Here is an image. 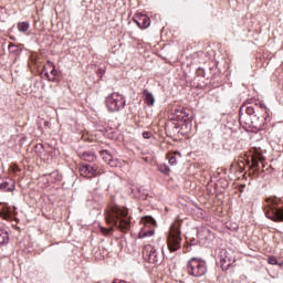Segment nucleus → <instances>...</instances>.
Instances as JSON below:
<instances>
[{
	"mask_svg": "<svg viewBox=\"0 0 283 283\" xmlns=\"http://www.w3.org/2000/svg\"><path fill=\"white\" fill-rule=\"evenodd\" d=\"M106 222L107 224H109L111 228L99 227L101 232L104 235H109V233L114 231V227L123 233H127V231L132 229V221L127 209L125 208H113L111 212H108L106 216Z\"/></svg>",
	"mask_w": 283,
	"mask_h": 283,
	"instance_id": "obj_1",
	"label": "nucleus"
},
{
	"mask_svg": "<svg viewBox=\"0 0 283 283\" xmlns=\"http://www.w3.org/2000/svg\"><path fill=\"white\" fill-rule=\"evenodd\" d=\"M168 250L170 251V253H176V251H178V249H180L181 244H182V237H181V232H180V222L177 221L175 223H172L171 228H170V232L168 234Z\"/></svg>",
	"mask_w": 283,
	"mask_h": 283,
	"instance_id": "obj_2",
	"label": "nucleus"
},
{
	"mask_svg": "<svg viewBox=\"0 0 283 283\" xmlns=\"http://www.w3.org/2000/svg\"><path fill=\"white\" fill-rule=\"evenodd\" d=\"M187 272L192 277H202L207 275V262L200 258H191L187 263Z\"/></svg>",
	"mask_w": 283,
	"mask_h": 283,
	"instance_id": "obj_3",
	"label": "nucleus"
},
{
	"mask_svg": "<svg viewBox=\"0 0 283 283\" xmlns=\"http://www.w3.org/2000/svg\"><path fill=\"white\" fill-rule=\"evenodd\" d=\"M105 105L108 112H120V109H125V105H127V99L125 96L119 93H112L105 99Z\"/></svg>",
	"mask_w": 283,
	"mask_h": 283,
	"instance_id": "obj_4",
	"label": "nucleus"
},
{
	"mask_svg": "<svg viewBox=\"0 0 283 283\" xmlns=\"http://www.w3.org/2000/svg\"><path fill=\"white\" fill-rule=\"evenodd\" d=\"M142 222L144 227L138 233V239L143 240V238H151L153 235H155L156 230L154 229V227H156V219L154 217L146 216L142 219Z\"/></svg>",
	"mask_w": 283,
	"mask_h": 283,
	"instance_id": "obj_5",
	"label": "nucleus"
},
{
	"mask_svg": "<svg viewBox=\"0 0 283 283\" xmlns=\"http://www.w3.org/2000/svg\"><path fill=\"white\" fill-rule=\"evenodd\" d=\"M143 258L149 264H161L163 263V253H160L154 245L148 244L143 249Z\"/></svg>",
	"mask_w": 283,
	"mask_h": 283,
	"instance_id": "obj_6",
	"label": "nucleus"
},
{
	"mask_svg": "<svg viewBox=\"0 0 283 283\" xmlns=\"http://www.w3.org/2000/svg\"><path fill=\"white\" fill-rule=\"evenodd\" d=\"M78 171L80 176H83L84 178H92V176H98V174H101L98 167L88 164L80 166Z\"/></svg>",
	"mask_w": 283,
	"mask_h": 283,
	"instance_id": "obj_7",
	"label": "nucleus"
},
{
	"mask_svg": "<svg viewBox=\"0 0 283 283\" xmlns=\"http://www.w3.org/2000/svg\"><path fill=\"white\" fill-rule=\"evenodd\" d=\"M197 238L202 242V240H213L216 234L209 230L207 227L197 228Z\"/></svg>",
	"mask_w": 283,
	"mask_h": 283,
	"instance_id": "obj_8",
	"label": "nucleus"
},
{
	"mask_svg": "<svg viewBox=\"0 0 283 283\" xmlns=\"http://www.w3.org/2000/svg\"><path fill=\"white\" fill-rule=\"evenodd\" d=\"M133 21L137 23L140 30H147V28L151 25V19H149L147 14H143V13L138 14L137 18L133 19Z\"/></svg>",
	"mask_w": 283,
	"mask_h": 283,
	"instance_id": "obj_9",
	"label": "nucleus"
},
{
	"mask_svg": "<svg viewBox=\"0 0 283 283\" xmlns=\"http://www.w3.org/2000/svg\"><path fill=\"white\" fill-rule=\"evenodd\" d=\"M99 156L109 167H118V159L114 158V156L109 154V150H101Z\"/></svg>",
	"mask_w": 283,
	"mask_h": 283,
	"instance_id": "obj_10",
	"label": "nucleus"
},
{
	"mask_svg": "<svg viewBox=\"0 0 283 283\" xmlns=\"http://www.w3.org/2000/svg\"><path fill=\"white\" fill-rule=\"evenodd\" d=\"M265 123H266V117L259 116V115L253 116L250 128L256 129L258 132H262L264 129Z\"/></svg>",
	"mask_w": 283,
	"mask_h": 283,
	"instance_id": "obj_11",
	"label": "nucleus"
},
{
	"mask_svg": "<svg viewBox=\"0 0 283 283\" xmlns=\"http://www.w3.org/2000/svg\"><path fill=\"white\" fill-rule=\"evenodd\" d=\"M239 123L240 125H245V127H250V128L253 123V116L244 114V106L240 108Z\"/></svg>",
	"mask_w": 283,
	"mask_h": 283,
	"instance_id": "obj_12",
	"label": "nucleus"
},
{
	"mask_svg": "<svg viewBox=\"0 0 283 283\" xmlns=\"http://www.w3.org/2000/svg\"><path fill=\"white\" fill-rule=\"evenodd\" d=\"M186 116L187 113L185 112V108H175L170 113V120H176L177 123H180V120H185Z\"/></svg>",
	"mask_w": 283,
	"mask_h": 283,
	"instance_id": "obj_13",
	"label": "nucleus"
},
{
	"mask_svg": "<svg viewBox=\"0 0 283 283\" xmlns=\"http://www.w3.org/2000/svg\"><path fill=\"white\" fill-rule=\"evenodd\" d=\"M143 96L145 97L144 101L148 107H154V104L156 103V98L154 97V94L149 92V90L145 88L143 91Z\"/></svg>",
	"mask_w": 283,
	"mask_h": 283,
	"instance_id": "obj_14",
	"label": "nucleus"
},
{
	"mask_svg": "<svg viewBox=\"0 0 283 283\" xmlns=\"http://www.w3.org/2000/svg\"><path fill=\"white\" fill-rule=\"evenodd\" d=\"M235 263V259H231L229 256H224L221 259V269L222 271H229V268L233 266Z\"/></svg>",
	"mask_w": 283,
	"mask_h": 283,
	"instance_id": "obj_15",
	"label": "nucleus"
},
{
	"mask_svg": "<svg viewBox=\"0 0 283 283\" xmlns=\"http://www.w3.org/2000/svg\"><path fill=\"white\" fill-rule=\"evenodd\" d=\"M80 157L82 160H86V163H94L96 160V154L93 151H84Z\"/></svg>",
	"mask_w": 283,
	"mask_h": 283,
	"instance_id": "obj_16",
	"label": "nucleus"
},
{
	"mask_svg": "<svg viewBox=\"0 0 283 283\" xmlns=\"http://www.w3.org/2000/svg\"><path fill=\"white\" fill-rule=\"evenodd\" d=\"M10 242V235L8 234V231L0 229V247H3Z\"/></svg>",
	"mask_w": 283,
	"mask_h": 283,
	"instance_id": "obj_17",
	"label": "nucleus"
},
{
	"mask_svg": "<svg viewBox=\"0 0 283 283\" xmlns=\"http://www.w3.org/2000/svg\"><path fill=\"white\" fill-rule=\"evenodd\" d=\"M0 189L2 191H14V184L3 181L2 184H0Z\"/></svg>",
	"mask_w": 283,
	"mask_h": 283,
	"instance_id": "obj_18",
	"label": "nucleus"
},
{
	"mask_svg": "<svg viewBox=\"0 0 283 283\" xmlns=\"http://www.w3.org/2000/svg\"><path fill=\"white\" fill-rule=\"evenodd\" d=\"M18 30L19 32H27L28 30H30V22H19Z\"/></svg>",
	"mask_w": 283,
	"mask_h": 283,
	"instance_id": "obj_19",
	"label": "nucleus"
},
{
	"mask_svg": "<svg viewBox=\"0 0 283 283\" xmlns=\"http://www.w3.org/2000/svg\"><path fill=\"white\" fill-rule=\"evenodd\" d=\"M46 67L51 69V74L53 76H59V71H56V69L54 67V63H52L51 61H48Z\"/></svg>",
	"mask_w": 283,
	"mask_h": 283,
	"instance_id": "obj_20",
	"label": "nucleus"
},
{
	"mask_svg": "<svg viewBox=\"0 0 283 283\" xmlns=\"http://www.w3.org/2000/svg\"><path fill=\"white\" fill-rule=\"evenodd\" d=\"M243 114H247L248 116H256L255 108L253 106H247Z\"/></svg>",
	"mask_w": 283,
	"mask_h": 283,
	"instance_id": "obj_21",
	"label": "nucleus"
},
{
	"mask_svg": "<svg viewBox=\"0 0 283 283\" xmlns=\"http://www.w3.org/2000/svg\"><path fill=\"white\" fill-rule=\"evenodd\" d=\"M268 263L269 264H271L272 266H275V265H280V266H282V263H279L277 262V258H275V256H269L268 258Z\"/></svg>",
	"mask_w": 283,
	"mask_h": 283,
	"instance_id": "obj_22",
	"label": "nucleus"
},
{
	"mask_svg": "<svg viewBox=\"0 0 283 283\" xmlns=\"http://www.w3.org/2000/svg\"><path fill=\"white\" fill-rule=\"evenodd\" d=\"M258 167H260V161L253 159L250 169L255 174L258 171Z\"/></svg>",
	"mask_w": 283,
	"mask_h": 283,
	"instance_id": "obj_23",
	"label": "nucleus"
},
{
	"mask_svg": "<svg viewBox=\"0 0 283 283\" xmlns=\"http://www.w3.org/2000/svg\"><path fill=\"white\" fill-rule=\"evenodd\" d=\"M168 163H169V165H176L177 159H176V156L174 154L168 155Z\"/></svg>",
	"mask_w": 283,
	"mask_h": 283,
	"instance_id": "obj_24",
	"label": "nucleus"
},
{
	"mask_svg": "<svg viewBox=\"0 0 283 283\" xmlns=\"http://www.w3.org/2000/svg\"><path fill=\"white\" fill-rule=\"evenodd\" d=\"M42 72H43L44 76H46L48 81H50V82H54L55 81L54 77H50V73L48 72V67L44 66Z\"/></svg>",
	"mask_w": 283,
	"mask_h": 283,
	"instance_id": "obj_25",
	"label": "nucleus"
},
{
	"mask_svg": "<svg viewBox=\"0 0 283 283\" xmlns=\"http://www.w3.org/2000/svg\"><path fill=\"white\" fill-rule=\"evenodd\" d=\"M9 50H10V52H12V53H17V52H19V46H17V45H14V44H10V45H9Z\"/></svg>",
	"mask_w": 283,
	"mask_h": 283,
	"instance_id": "obj_26",
	"label": "nucleus"
},
{
	"mask_svg": "<svg viewBox=\"0 0 283 283\" xmlns=\"http://www.w3.org/2000/svg\"><path fill=\"white\" fill-rule=\"evenodd\" d=\"M159 171H161V174H169V167L168 166H161L159 168Z\"/></svg>",
	"mask_w": 283,
	"mask_h": 283,
	"instance_id": "obj_27",
	"label": "nucleus"
},
{
	"mask_svg": "<svg viewBox=\"0 0 283 283\" xmlns=\"http://www.w3.org/2000/svg\"><path fill=\"white\" fill-rule=\"evenodd\" d=\"M143 138H146V139L151 138V132H144L143 133Z\"/></svg>",
	"mask_w": 283,
	"mask_h": 283,
	"instance_id": "obj_28",
	"label": "nucleus"
}]
</instances>
